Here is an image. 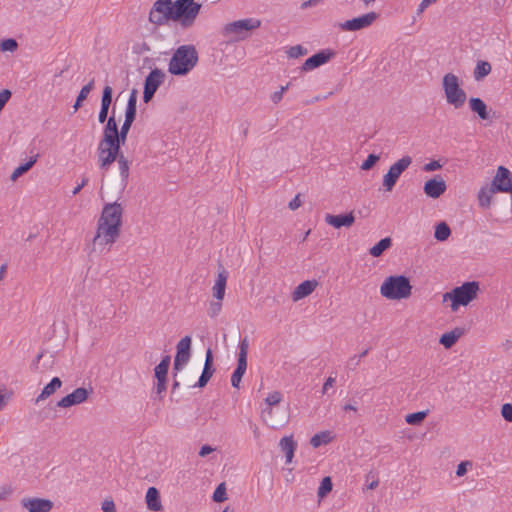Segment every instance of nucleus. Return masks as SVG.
Here are the masks:
<instances>
[{
  "label": "nucleus",
  "mask_w": 512,
  "mask_h": 512,
  "mask_svg": "<svg viewBox=\"0 0 512 512\" xmlns=\"http://www.w3.org/2000/svg\"><path fill=\"white\" fill-rule=\"evenodd\" d=\"M479 283L476 281L465 282L459 287L443 295V302L451 301V310L457 311L459 306H466L477 297Z\"/></svg>",
  "instance_id": "39448f33"
},
{
  "label": "nucleus",
  "mask_w": 512,
  "mask_h": 512,
  "mask_svg": "<svg viewBox=\"0 0 512 512\" xmlns=\"http://www.w3.org/2000/svg\"><path fill=\"white\" fill-rule=\"evenodd\" d=\"M11 97V91L8 89H4L0 91V112L4 108L5 104L9 101Z\"/></svg>",
  "instance_id": "8fccbe9b"
},
{
  "label": "nucleus",
  "mask_w": 512,
  "mask_h": 512,
  "mask_svg": "<svg viewBox=\"0 0 512 512\" xmlns=\"http://www.w3.org/2000/svg\"><path fill=\"white\" fill-rule=\"evenodd\" d=\"M447 189V185L441 176H435L428 180L423 187L424 193L431 198H439Z\"/></svg>",
  "instance_id": "6ab92c4d"
},
{
  "label": "nucleus",
  "mask_w": 512,
  "mask_h": 512,
  "mask_svg": "<svg viewBox=\"0 0 512 512\" xmlns=\"http://www.w3.org/2000/svg\"><path fill=\"white\" fill-rule=\"evenodd\" d=\"M82 102L83 101H78V99L76 98L75 104L73 105L74 111H77L81 107Z\"/></svg>",
  "instance_id": "774afa93"
},
{
  "label": "nucleus",
  "mask_w": 512,
  "mask_h": 512,
  "mask_svg": "<svg viewBox=\"0 0 512 512\" xmlns=\"http://www.w3.org/2000/svg\"><path fill=\"white\" fill-rule=\"evenodd\" d=\"M343 409H344L345 411H348V410H349V411H350V410H351V411H356V410H357V408H356L354 405H352V404H346V405L343 407Z\"/></svg>",
  "instance_id": "338daca9"
},
{
  "label": "nucleus",
  "mask_w": 512,
  "mask_h": 512,
  "mask_svg": "<svg viewBox=\"0 0 512 512\" xmlns=\"http://www.w3.org/2000/svg\"><path fill=\"white\" fill-rule=\"evenodd\" d=\"M288 57L298 58L307 54V49L302 45H295L289 48L287 51Z\"/></svg>",
  "instance_id": "79ce46f5"
},
{
  "label": "nucleus",
  "mask_w": 512,
  "mask_h": 512,
  "mask_svg": "<svg viewBox=\"0 0 512 512\" xmlns=\"http://www.w3.org/2000/svg\"><path fill=\"white\" fill-rule=\"evenodd\" d=\"M428 415V410L418 411L415 413L407 414L405 416V421L410 425H418L420 424Z\"/></svg>",
  "instance_id": "58836bf2"
},
{
  "label": "nucleus",
  "mask_w": 512,
  "mask_h": 512,
  "mask_svg": "<svg viewBox=\"0 0 512 512\" xmlns=\"http://www.w3.org/2000/svg\"><path fill=\"white\" fill-rule=\"evenodd\" d=\"M332 490V481L330 477H324L318 488V496L320 498L325 497Z\"/></svg>",
  "instance_id": "ea45409f"
},
{
  "label": "nucleus",
  "mask_w": 512,
  "mask_h": 512,
  "mask_svg": "<svg viewBox=\"0 0 512 512\" xmlns=\"http://www.w3.org/2000/svg\"><path fill=\"white\" fill-rule=\"evenodd\" d=\"M21 504L29 512H50L53 508L51 500L42 498H24Z\"/></svg>",
  "instance_id": "a211bd4d"
},
{
  "label": "nucleus",
  "mask_w": 512,
  "mask_h": 512,
  "mask_svg": "<svg viewBox=\"0 0 512 512\" xmlns=\"http://www.w3.org/2000/svg\"><path fill=\"white\" fill-rule=\"evenodd\" d=\"M441 167L442 165L439 161L432 160L424 165L423 170L426 172H432L440 169Z\"/></svg>",
  "instance_id": "603ef678"
},
{
  "label": "nucleus",
  "mask_w": 512,
  "mask_h": 512,
  "mask_svg": "<svg viewBox=\"0 0 512 512\" xmlns=\"http://www.w3.org/2000/svg\"><path fill=\"white\" fill-rule=\"evenodd\" d=\"M123 144L113 140L101 139L97 146L98 165L101 170H108L119 157L120 147Z\"/></svg>",
  "instance_id": "0eeeda50"
},
{
  "label": "nucleus",
  "mask_w": 512,
  "mask_h": 512,
  "mask_svg": "<svg viewBox=\"0 0 512 512\" xmlns=\"http://www.w3.org/2000/svg\"><path fill=\"white\" fill-rule=\"evenodd\" d=\"M88 183V178L87 177H83L82 178V181L81 183H79L73 190H72V195L75 196L77 195L81 189Z\"/></svg>",
  "instance_id": "052dcab7"
},
{
  "label": "nucleus",
  "mask_w": 512,
  "mask_h": 512,
  "mask_svg": "<svg viewBox=\"0 0 512 512\" xmlns=\"http://www.w3.org/2000/svg\"><path fill=\"white\" fill-rule=\"evenodd\" d=\"M166 381L167 379H157L156 392L159 395L166 391Z\"/></svg>",
  "instance_id": "4d7b16f0"
},
{
  "label": "nucleus",
  "mask_w": 512,
  "mask_h": 512,
  "mask_svg": "<svg viewBox=\"0 0 512 512\" xmlns=\"http://www.w3.org/2000/svg\"><path fill=\"white\" fill-rule=\"evenodd\" d=\"M411 293L412 285L409 278L404 275L389 276L380 286V294L389 300L407 299Z\"/></svg>",
  "instance_id": "20e7f679"
},
{
  "label": "nucleus",
  "mask_w": 512,
  "mask_h": 512,
  "mask_svg": "<svg viewBox=\"0 0 512 512\" xmlns=\"http://www.w3.org/2000/svg\"><path fill=\"white\" fill-rule=\"evenodd\" d=\"M289 208L291 210H296L297 208H299L301 206V200H300V197L299 195H296L290 202H289Z\"/></svg>",
  "instance_id": "13d9d810"
},
{
  "label": "nucleus",
  "mask_w": 512,
  "mask_h": 512,
  "mask_svg": "<svg viewBox=\"0 0 512 512\" xmlns=\"http://www.w3.org/2000/svg\"><path fill=\"white\" fill-rule=\"evenodd\" d=\"M172 0H156L149 13V21L162 26L169 21L168 12L172 9Z\"/></svg>",
  "instance_id": "9b49d317"
},
{
  "label": "nucleus",
  "mask_w": 512,
  "mask_h": 512,
  "mask_svg": "<svg viewBox=\"0 0 512 512\" xmlns=\"http://www.w3.org/2000/svg\"><path fill=\"white\" fill-rule=\"evenodd\" d=\"M462 330L460 328H455L450 332L444 333L440 339L439 343L442 344L445 348H451L461 337Z\"/></svg>",
  "instance_id": "7c9ffc66"
},
{
  "label": "nucleus",
  "mask_w": 512,
  "mask_h": 512,
  "mask_svg": "<svg viewBox=\"0 0 512 512\" xmlns=\"http://www.w3.org/2000/svg\"><path fill=\"white\" fill-rule=\"evenodd\" d=\"M469 465H471V463L468 461H464V462H461L460 464H458L457 470H456V475L458 477L465 475V473L467 472V466H469Z\"/></svg>",
  "instance_id": "5fc2aeb1"
},
{
  "label": "nucleus",
  "mask_w": 512,
  "mask_h": 512,
  "mask_svg": "<svg viewBox=\"0 0 512 512\" xmlns=\"http://www.w3.org/2000/svg\"><path fill=\"white\" fill-rule=\"evenodd\" d=\"M282 400V395L278 391H274L272 393H269L268 396L265 399V402L268 406H275L279 404Z\"/></svg>",
  "instance_id": "c03bdc74"
},
{
  "label": "nucleus",
  "mask_w": 512,
  "mask_h": 512,
  "mask_svg": "<svg viewBox=\"0 0 512 512\" xmlns=\"http://www.w3.org/2000/svg\"><path fill=\"white\" fill-rule=\"evenodd\" d=\"M201 10V4L195 0H176L168 12L169 21L178 22L187 29L194 25Z\"/></svg>",
  "instance_id": "7ed1b4c3"
},
{
  "label": "nucleus",
  "mask_w": 512,
  "mask_h": 512,
  "mask_svg": "<svg viewBox=\"0 0 512 512\" xmlns=\"http://www.w3.org/2000/svg\"><path fill=\"white\" fill-rule=\"evenodd\" d=\"M37 157H38V155L32 156V157H30L29 161L18 166L11 174L10 179L12 181H16L20 176H22L27 171H29L36 163Z\"/></svg>",
  "instance_id": "473e14b6"
},
{
  "label": "nucleus",
  "mask_w": 512,
  "mask_h": 512,
  "mask_svg": "<svg viewBox=\"0 0 512 512\" xmlns=\"http://www.w3.org/2000/svg\"><path fill=\"white\" fill-rule=\"evenodd\" d=\"M469 107L472 112L476 113L479 116L480 119L487 120L489 118L487 105L482 99L478 97L470 98Z\"/></svg>",
  "instance_id": "c85d7f7f"
},
{
  "label": "nucleus",
  "mask_w": 512,
  "mask_h": 512,
  "mask_svg": "<svg viewBox=\"0 0 512 512\" xmlns=\"http://www.w3.org/2000/svg\"><path fill=\"white\" fill-rule=\"evenodd\" d=\"M6 268L7 266L5 264H3L1 267H0V281L3 280L4 276H5V273H6Z\"/></svg>",
  "instance_id": "69168bd1"
},
{
  "label": "nucleus",
  "mask_w": 512,
  "mask_h": 512,
  "mask_svg": "<svg viewBox=\"0 0 512 512\" xmlns=\"http://www.w3.org/2000/svg\"><path fill=\"white\" fill-rule=\"evenodd\" d=\"M112 102V88L105 86L101 97V108L98 114V121L104 123L108 117L109 107Z\"/></svg>",
  "instance_id": "b1692460"
},
{
  "label": "nucleus",
  "mask_w": 512,
  "mask_h": 512,
  "mask_svg": "<svg viewBox=\"0 0 512 512\" xmlns=\"http://www.w3.org/2000/svg\"><path fill=\"white\" fill-rule=\"evenodd\" d=\"M136 109H137V91L134 89L130 93L128 98L126 110H125V119L119 130V142L123 145L126 142L127 135L132 126V123L136 117Z\"/></svg>",
  "instance_id": "1a4fd4ad"
},
{
  "label": "nucleus",
  "mask_w": 512,
  "mask_h": 512,
  "mask_svg": "<svg viewBox=\"0 0 512 512\" xmlns=\"http://www.w3.org/2000/svg\"><path fill=\"white\" fill-rule=\"evenodd\" d=\"M336 381V377L329 376L323 384L322 393L325 394L331 388Z\"/></svg>",
  "instance_id": "6e6d98bb"
},
{
  "label": "nucleus",
  "mask_w": 512,
  "mask_h": 512,
  "mask_svg": "<svg viewBox=\"0 0 512 512\" xmlns=\"http://www.w3.org/2000/svg\"><path fill=\"white\" fill-rule=\"evenodd\" d=\"M317 287V282L315 280H306L300 283L292 293L293 301H299L308 295H310L315 288Z\"/></svg>",
  "instance_id": "393cba45"
},
{
  "label": "nucleus",
  "mask_w": 512,
  "mask_h": 512,
  "mask_svg": "<svg viewBox=\"0 0 512 512\" xmlns=\"http://www.w3.org/2000/svg\"><path fill=\"white\" fill-rule=\"evenodd\" d=\"M282 97H283L282 91H276L271 95V100L273 103L276 104L282 100Z\"/></svg>",
  "instance_id": "680f3d73"
},
{
  "label": "nucleus",
  "mask_w": 512,
  "mask_h": 512,
  "mask_svg": "<svg viewBox=\"0 0 512 512\" xmlns=\"http://www.w3.org/2000/svg\"><path fill=\"white\" fill-rule=\"evenodd\" d=\"M332 436L329 431H322L320 433H316L310 440V444L314 448H318L321 445L328 444L331 442Z\"/></svg>",
  "instance_id": "c9c22d12"
},
{
  "label": "nucleus",
  "mask_w": 512,
  "mask_h": 512,
  "mask_svg": "<svg viewBox=\"0 0 512 512\" xmlns=\"http://www.w3.org/2000/svg\"><path fill=\"white\" fill-rule=\"evenodd\" d=\"M17 42L16 40L12 39V38H9V39H5L3 40L1 43H0V50L1 51H10V52H13L14 50L17 49Z\"/></svg>",
  "instance_id": "49530a36"
},
{
  "label": "nucleus",
  "mask_w": 512,
  "mask_h": 512,
  "mask_svg": "<svg viewBox=\"0 0 512 512\" xmlns=\"http://www.w3.org/2000/svg\"><path fill=\"white\" fill-rule=\"evenodd\" d=\"M492 70L491 64L487 61H478L474 69V79L480 81L490 74Z\"/></svg>",
  "instance_id": "2f4dec72"
},
{
  "label": "nucleus",
  "mask_w": 512,
  "mask_h": 512,
  "mask_svg": "<svg viewBox=\"0 0 512 512\" xmlns=\"http://www.w3.org/2000/svg\"><path fill=\"white\" fill-rule=\"evenodd\" d=\"M392 245V241L389 237L381 239L378 243L372 246L369 250L373 257H379Z\"/></svg>",
  "instance_id": "f704fd0d"
},
{
  "label": "nucleus",
  "mask_w": 512,
  "mask_h": 512,
  "mask_svg": "<svg viewBox=\"0 0 512 512\" xmlns=\"http://www.w3.org/2000/svg\"><path fill=\"white\" fill-rule=\"evenodd\" d=\"M325 222L334 228L339 229L341 227L352 226L355 222V217L353 212L339 215L327 214L325 216Z\"/></svg>",
  "instance_id": "aec40b11"
},
{
  "label": "nucleus",
  "mask_w": 512,
  "mask_h": 512,
  "mask_svg": "<svg viewBox=\"0 0 512 512\" xmlns=\"http://www.w3.org/2000/svg\"><path fill=\"white\" fill-rule=\"evenodd\" d=\"M165 78V73L156 68L153 69L146 77L144 83L143 100L148 103L154 96L158 87L162 84Z\"/></svg>",
  "instance_id": "f8f14e48"
},
{
  "label": "nucleus",
  "mask_w": 512,
  "mask_h": 512,
  "mask_svg": "<svg viewBox=\"0 0 512 512\" xmlns=\"http://www.w3.org/2000/svg\"><path fill=\"white\" fill-rule=\"evenodd\" d=\"M62 386V381L59 377H54L51 381L42 389L41 393L35 399V403H39L50 397Z\"/></svg>",
  "instance_id": "cd10ccee"
},
{
  "label": "nucleus",
  "mask_w": 512,
  "mask_h": 512,
  "mask_svg": "<svg viewBox=\"0 0 512 512\" xmlns=\"http://www.w3.org/2000/svg\"><path fill=\"white\" fill-rule=\"evenodd\" d=\"M249 343L247 338L245 337L240 341L239 344V353H238V362L237 367L234 370L231 376V385L234 388H238L241 382L243 375L247 369V353H248Z\"/></svg>",
  "instance_id": "9d476101"
},
{
  "label": "nucleus",
  "mask_w": 512,
  "mask_h": 512,
  "mask_svg": "<svg viewBox=\"0 0 512 512\" xmlns=\"http://www.w3.org/2000/svg\"><path fill=\"white\" fill-rule=\"evenodd\" d=\"M101 509L103 512H116L115 503L111 499L102 502Z\"/></svg>",
  "instance_id": "3c124183"
},
{
  "label": "nucleus",
  "mask_w": 512,
  "mask_h": 512,
  "mask_svg": "<svg viewBox=\"0 0 512 512\" xmlns=\"http://www.w3.org/2000/svg\"><path fill=\"white\" fill-rule=\"evenodd\" d=\"M116 161L118 162L121 181L124 185H126L129 177V161L122 153L119 155Z\"/></svg>",
  "instance_id": "72a5a7b5"
},
{
  "label": "nucleus",
  "mask_w": 512,
  "mask_h": 512,
  "mask_svg": "<svg viewBox=\"0 0 512 512\" xmlns=\"http://www.w3.org/2000/svg\"><path fill=\"white\" fill-rule=\"evenodd\" d=\"M213 373H214L213 355H212V351L210 349H208L206 351L205 362H204V367H203L202 373L198 379V382L194 386L199 387V388L205 387L207 385V383L209 382V380L211 379Z\"/></svg>",
  "instance_id": "412c9836"
},
{
  "label": "nucleus",
  "mask_w": 512,
  "mask_h": 512,
  "mask_svg": "<svg viewBox=\"0 0 512 512\" xmlns=\"http://www.w3.org/2000/svg\"><path fill=\"white\" fill-rule=\"evenodd\" d=\"M145 501H146L147 508L150 511L158 512V511L163 510L160 493L157 488H155V487L148 488V490L146 492V496H145Z\"/></svg>",
  "instance_id": "5701e85b"
},
{
  "label": "nucleus",
  "mask_w": 512,
  "mask_h": 512,
  "mask_svg": "<svg viewBox=\"0 0 512 512\" xmlns=\"http://www.w3.org/2000/svg\"><path fill=\"white\" fill-rule=\"evenodd\" d=\"M501 415L506 421L512 422V404L506 403L502 405Z\"/></svg>",
  "instance_id": "09e8293b"
},
{
  "label": "nucleus",
  "mask_w": 512,
  "mask_h": 512,
  "mask_svg": "<svg viewBox=\"0 0 512 512\" xmlns=\"http://www.w3.org/2000/svg\"><path fill=\"white\" fill-rule=\"evenodd\" d=\"M89 391L84 387L75 389L72 393L66 395L57 402V406L60 408H68L73 405H78L87 400Z\"/></svg>",
  "instance_id": "f3484780"
},
{
  "label": "nucleus",
  "mask_w": 512,
  "mask_h": 512,
  "mask_svg": "<svg viewBox=\"0 0 512 512\" xmlns=\"http://www.w3.org/2000/svg\"><path fill=\"white\" fill-rule=\"evenodd\" d=\"M442 88L448 104L455 109L461 108L467 99L466 92L460 87L459 78L453 73H447L442 80Z\"/></svg>",
  "instance_id": "423d86ee"
},
{
  "label": "nucleus",
  "mask_w": 512,
  "mask_h": 512,
  "mask_svg": "<svg viewBox=\"0 0 512 512\" xmlns=\"http://www.w3.org/2000/svg\"><path fill=\"white\" fill-rule=\"evenodd\" d=\"M261 21L256 18H245L228 23L224 27L225 34H240L243 31H251L259 28Z\"/></svg>",
  "instance_id": "2eb2a0df"
},
{
  "label": "nucleus",
  "mask_w": 512,
  "mask_h": 512,
  "mask_svg": "<svg viewBox=\"0 0 512 512\" xmlns=\"http://www.w3.org/2000/svg\"><path fill=\"white\" fill-rule=\"evenodd\" d=\"M438 0H422L417 9V15L422 14L431 4Z\"/></svg>",
  "instance_id": "864d4df0"
},
{
  "label": "nucleus",
  "mask_w": 512,
  "mask_h": 512,
  "mask_svg": "<svg viewBox=\"0 0 512 512\" xmlns=\"http://www.w3.org/2000/svg\"><path fill=\"white\" fill-rule=\"evenodd\" d=\"M222 310V300L211 301L208 308V315L215 318Z\"/></svg>",
  "instance_id": "a19ab883"
},
{
  "label": "nucleus",
  "mask_w": 512,
  "mask_h": 512,
  "mask_svg": "<svg viewBox=\"0 0 512 512\" xmlns=\"http://www.w3.org/2000/svg\"><path fill=\"white\" fill-rule=\"evenodd\" d=\"M170 365V356H165L162 358L160 363L155 367V377L156 379H167V373Z\"/></svg>",
  "instance_id": "e433bc0d"
},
{
  "label": "nucleus",
  "mask_w": 512,
  "mask_h": 512,
  "mask_svg": "<svg viewBox=\"0 0 512 512\" xmlns=\"http://www.w3.org/2000/svg\"><path fill=\"white\" fill-rule=\"evenodd\" d=\"M451 234L450 227L445 222H440L435 227L434 237L438 241H445Z\"/></svg>",
  "instance_id": "4c0bfd02"
},
{
  "label": "nucleus",
  "mask_w": 512,
  "mask_h": 512,
  "mask_svg": "<svg viewBox=\"0 0 512 512\" xmlns=\"http://www.w3.org/2000/svg\"><path fill=\"white\" fill-rule=\"evenodd\" d=\"M215 450V448L209 446V445H203L199 450V455L201 457H205L208 454L212 453Z\"/></svg>",
  "instance_id": "bf43d9fd"
},
{
  "label": "nucleus",
  "mask_w": 512,
  "mask_h": 512,
  "mask_svg": "<svg viewBox=\"0 0 512 512\" xmlns=\"http://www.w3.org/2000/svg\"><path fill=\"white\" fill-rule=\"evenodd\" d=\"M123 207L120 203L106 204L97 223L96 235L93 238L94 246H110L120 235Z\"/></svg>",
  "instance_id": "f257e3e1"
},
{
  "label": "nucleus",
  "mask_w": 512,
  "mask_h": 512,
  "mask_svg": "<svg viewBox=\"0 0 512 512\" xmlns=\"http://www.w3.org/2000/svg\"><path fill=\"white\" fill-rule=\"evenodd\" d=\"M191 337H183L176 346V355L174 358V369L181 370L190 360Z\"/></svg>",
  "instance_id": "4468645a"
},
{
  "label": "nucleus",
  "mask_w": 512,
  "mask_h": 512,
  "mask_svg": "<svg viewBox=\"0 0 512 512\" xmlns=\"http://www.w3.org/2000/svg\"><path fill=\"white\" fill-rule=\"evenodd\" d=\"M379 160V156L376 154L368 155L367 159L361 164L362 170H370L374 164Z\"/></svg>",
  "instance_id": "de8ad7c7"
},
{
  "label": "nucleus",
  "mask_w": 512,
  "mask_h": 512,
  "mask_svg": "<svg viewBox=\"0 0 512 512\" xmlns=\"http://www.w3.org/2000/svg\"><path fill=\"white\" fill-rule=\"evenodd\" d=\"M106 125L103 128V136L104 140H113L119 142V129L115 119V110L112 111V115L107 117Z\"/></svg>",
  "instance_id": "4be33fe9"
},
{
  "label": "nucleus",
  "mask_w": 512,
  "mask_h": 512,
  "mask_svg": "<svg viewBox=\"0 0 512 512\" xmlns=\"http://www.w3.org/2000/svg\"><path fill=\"white\" fill-rule=\"evenodd\" d=\"M377 18V13L369 12L359 17L340 23L339 27L343 31H358L371 26Z\"/></svg>",
  "instance_id": "ddd939ff"
},
{
  "label": "nucleus",
  "mask_w": 512,
  "mask_h": 512,
  "mask_svg": "<svg viewBox=\"0 0 512 512\" xmlns=\"http://www.w3.org/2000/svg\"><path fill=\"white\" fill-rule=\"evenodd\" d=\"M279 445H280L281 450L285 453L286 463L287 464L291 463L293 456H294L296 446H297L295 441L293 440V437L292 436L283 437L280 440Z\"/></svg>",
  "instance_id": "c756f323"
},
{
  "label": "nucleus",
  "mask_w": 512,
  "mask_h": 512,
  "mask_svg": "<svg viewBox=\"0 0 512 512\" xmlns=\"http://www.w3.org/2000/svg\"><path fill=\"white\" fill-rule=\"evenodd\" d=\"M198 63V52L193 45H181L173 53L168 71L175 76L187 75Z\"/></svg>",
  "instance_id": "f03ea898"
},
{
  "label": "nucleus",
  "mask_w": 512,
  "mask_h": 512,
  "mask_svg": "<svg viewBox=\"0 0 512 512\" xmlns=\"http://www.w3.org/2000/svg\"><path fill=\"white\" fill-rule=\"evenodd\" d=\"M360 362V359L357 357V356H353L349 359L348 361V365L350 366V368H354L355 366H357Z\"/></svg>",
  "instance_id": "0e129e2a"
},
{
  "label": "nucleus",
  "mask_w": 512,
  "mask_h": 512,
  "mask_svg": "<svg viewBox=\"0 0 512 512\" xmlns=\"http://www.w3.org/2000/svg\"><path fill=\"white\" fill-rule=\"evenodd\" d=\"M228 278V272L223 268L218 272L217 278L213 285V296L217 300H223L226 290V283Z\"/></svg>",
  "instance_id": "a878e982"
},
{
  "label": "nucleus",
  "mask_w": 512,
  "mask_h": 512,
  "mask_svg": "<svg viewBox=\"0 0 512 512\" xmlns=\"http://www.w3.org/2000/svg\"><path fill=\"white\" fill-rule=\"evenodd\" d=\"M213 500L215 502H223L226 500V489L224 483H221L213 493Z\"/></svg>",
  "instance_id": "a18cd8bd"
},
{
  "label": "nucleus",
  "mask_w": 512,
  "mask_h": 512,
  "mask_svg": "<svg viewBox=\"0 0 512 512\" xmlns=\"http://www.w3.org/2000/svg\"><path fill=\"white\" fill-rule=\"evenodd\" d=\"M335 56V52L330 49H324L319 51L318 53L312 55L308 59L305 60L302 69L304 71H311L319 66L327 63Z\"/></svg>",
  "instance_id": "dca6fc26"
},
{
  "label": "nucleus",
  "mask_w": 512,
  "mask_h": 512,
  "mask_svg": "<svg viewBox=\"0 0 512 512\" xmlns=\"http://www.w3.org/2000/svg\"><path fill=\"white\" fill-rule=\"evenodd\" d=\"M497 193L494 187L490 184H486L478 191L477 199L479 206L482 208H489L492 201V196Z\"/></svg>",
  "instance_id": "bb28decb"
},
{
  "label": "nucleus",
  "mask_w": 512,
  "mask_h": 512,
  "mask_svg": "<svg viewBox=\"0 0 512 512\" xmlns=\"http://www.w3.org/2000/svg\"><path fill=\"white\" fill-rule=\"evenodd\" d=\"M318 1L319 0H307V1H304L301 4V9H307L309 7L315 6L318 3Z\"/></svg>",
  "instance_id": "e2e57ef3"
},
{
  "label": "nucleus",
  "mask_w": 512,
  "mask_h": 512,
  "mask_svg": "<svg viewBox=\"0 0 512 512\" xmlns=\"http://www.w3.org/2000/svg\"><path fill=\"white\" fill-rule=\"evenodd\" d=\"M94 79L90 80L88 82V84H86L85 86L82 87V89L80 90L78 96H77V99L78 101H84L89 93L93 90L94 88Z\"/></svg>",
  "instance_id": "37998d69"
},
{
  "label": "nucleus",
  "mask_w": 512,
  "mask_h": 512,
  "mask_svg": "<svg viewBox=\"0 0 512 512\" xmlns=\"http://www.w3.org/2000/svg\"><path fill=\"white\" fill-rule=\"evenodd\" d=\"M411 163L412 158L410 156H403L390 166L388 172L383 177V188L385 191H392L400 175L410 166Z\"/></svg>",
  "instance_id": "6e6552de"
}]
</instances>
